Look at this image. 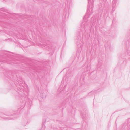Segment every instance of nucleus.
<instances>
[{
  "label": "nucleus",
  "instance_id": "19",
  "mask_svg": "<svg viewBox=\"0 0 130 130\" xmlns=\"http://www.w3.org/2000/svg\"><path fill=\"white\" fill-rule=\"evenodd\" d=\"M7 63H8V64H11V63H10V62H6Z\"/></svg>",
  "mask_w": 130,
  "mask_h": 130
},
{
  "label": "nucleus",
  "instance_id": "16",
  "mask_svg": "<svg viewBox=\"0 0 130 130\" xmlns=\"http://www.w3.org/2000/svg\"><path fill=\"white\" fill-rule=\"evenodd\" d=\"M107 0H101V1L103 2H102L103 3V4H104V3L106 2V1Z\"/></svg>",
  "mask_w": 130,
  "mask_h": 130
},
{
  "label": "nucleus",
  "instance_id": "12",
  "mask_svg": "<svg viewBox=\"0 0 130 130\" xmlns=\"http://www.w3.org/2000/svg\"><path fill=\"white\" fill-rule=\"evenodd\" d=\"M90 66H87V67L86 68V71H88L90 70Z\"/></svg>",
  "mask_w": 130,
  "mask_h": 130
},
{
  "label": "nucleus",
  "instance_id": "5",
  "mask_svg": "<svg viewBox=\"0 0 130 130\" xmlns=\"http://www.w3.org/2000/svg\"><path fill=\"white\" fill-rule=\"evenodd\" d=\"M119 3L118 0H113L112 2V10L114 11L116 7L117 6Z\"/></svg>",
  "mask_w": 130,
  "mask_h": 130
},
{
  "label": "nucleus",
  "instance_id": "13",
  "mask_svg": "<svg viewBox=\"0 0 130 130\" xmlns=\"http://www.w3.org/2000/svg\"><path fill=\"white\" fill-rule=\"evenodd\" d=\"M5 51H0V56H1L2 55H1V53H3L5 54ZM0 62H2V61L0 60Z\"/></svg>",
  "mask_w": 130,
  "mask_h": 130
},
{
  "label": "nucleus",
  "instance_id": "22",
  "mask_svg": "<svg viewBox=\"0 0 130 130\" xmlns=\"http://www.w3.org/2000/svg\"><path fill=\"white\" fill-rule=\"evenodd\" d=\"M114 22V20H113V21H112V22H113V23Z\"/></svg>",
  "mask_w": 130,
  "mask_h": 130
},
{
  "label": "nucleus",
  "instance_id": "3",
  "mask_svg": "<svg viewBox=\"0 0 130 130\" xmlns=\"http://www.w3.org/2000/svg\"><path fill=\"white\" fill-rule=\"evenodd\" d=\"M94 0H88V4L87 8V12H89L90 11L92 12L93 10V3Z\"/></svg>",
  "mask_w": 130,
  "mask_h": 130
},
{
  "label": "nucleus",
  "instance_id": "7",
  "mask_svg": "<svg viewBox=\"0 0 130 130\" xmlns=\"http://www.w3.org/2000/svg\"><path fill=\"white\" fill-rule=\"evenodd\" d=\"M73 75V73L72 72L68 71L66 74L65 77L69 78L70 77L72 76Z\"/></svg>",
  "mask_w": 130,
  "mask_h": 130
},
{
  "label": "nucleus",
  "instance_id": "17",
  "mask_svg": "<svg viewBox=\"0 0 130 130\" xmlns=\"http://www.w3.org/2000/svg\"><path fill=\"white\" fill-rule=\"evenodd\" d=\"M126 54H125V55H124H124H122V56H123V57H124V56H126Z\"/></svg>",
  "mask_w": 130,
  "mask_h": 130
},
{
  "label": "nucleus",
  "instance_id": "14",
  "mask_svg": "<svg viewBox=\"0 0 130 130\" xmlns=\"http://www.w3.org/2000/svg\"><path fill=\"white\" fill-rule=\"evenodd\" d=\"M88 17V15L87 14L84 17H83V19L84 20H85V19H86Z\"/></svg>",
  "mask_w": 130,
  "mask_h": 130
},
{
  "label": "nucleus",
  "instance_id": "4",
  "mask_svg": "<svg viewBox=\"0 0 130 130\" xmlns=\"http://www.w3.org/2000/svg\"><path fill=\"white\" fill-rule=\"evenodd\" d=\"M12 116V114L10 115V114L7 113L5 115L2 112H0V119H5L6 120H9V119H13V118L12 117H6V116Z\"/></svg>",
  "mask_w": 130,
  "mask_h": 130
},
{
  "label": "nucleus",
  "instance_id": "2",
  "mask_svg": "<svg viewBox=\"0 0 130 130\" xmlns=\"http://www.w3.org/2000/svg\"><path fill=\"white\" fill-rule=\"evenodd\" d=\"M14 71V70L12 71L9 70L7 71L6 75V76L10 80H12V79H15L16 75L13 73Z\"/></svg>",
  "mask_w": 130,
  "mask_h": 130
},
{
  "label": "nucleus",
  "instance_id": "8",
  "mask_svg": "<svg viewBox=\"0 0 130 130\" xmlns=\"http://www.w3.org/2000/svg\"><path fill=\"white\" fill-rule=\"evenodd\" d=\"M71 1L69 0H67L66 2V6L67 9H69L71 4Z\"/></svg>",
  "mask_w": 130,
  "mask_h": 130
},
{
  "label": "nucleus",
  "instance_id": "1",
  "mask_svg": "<svg viewBox=\"0 0 130 130\" xmlns=\"http://www.w3.org/2000/svg\"><path fill=\"white\" fill-rule=\"evenodd\" d=\"M81 27L82 28L80 32L79 33L78 35L75 38V41L79 47L81 48L83 45L82 39L81 38V36L82 37L86 34V29L88 28V25L87 22L84 21L82 23Z\"/></svg>",
  "mask_w": 130,
  "mask_h": 130
},
{
  "label": "nucleus",
  "instance_id": "11",
  "mask_svg": "<svg viewBox=\"0 0 130 130\" xmlns=\"http://www.w3.org/2000/svg\"><path fill=\"white\" fill-rule=\"evenodd\" d=\"M127 55L129 56V58H130V46L129 47L127 50Z\"/></svg>",
  "mask_w": 130,
  "mask_h": 130
},
{
  "label": "nucleus",
  "instance_id": "18",
  "mask_svg": "<svg viewBox=\"0 0 130 130\" xmlns=\"http://www.w3.org/2000/svg\"><path fill=\"white\" fill-rule=\"evenodd\" d=\"M82 117L83 118H85V116H83V115H82Z\"/></svg>",
  "mask_w": 130,
  "mask_h": 130
},
{
  "label": "nucleus",
  "instance_id": "10",
  "mask_svg": "<svg viewBox=\"0 0 130 130\" xmlns=\"http://www.w3.org/2000/svg\"><path fill=\"white\" fill-rule=\"evenodd\" d=\"M27 122L26 120H23L22 121V124L23 125L25 126L27 124Z\"/></svg>",
  "mask_w": 130,
  "mask_h": 130
},
{
  "label": "nucleus",
  "instance_id": "21",
  "mask_svg": "<svg viewBox=\"0 0 130 130\" xmlns=\"http://www.w3.org/2000/svg\"><path fill=\"white\" fill-rule=\"evenodd\" d=\"M23 88H24V87H23L22 88H21L23 89V90H24L23 89Z\"/></svg>",
  "mask_w": 130,
  "mask_h": 130
},
{
  "label": "nucleus",
  "instance_id": "20",
  "mask_svg": "<svg viewBox=\"0 0 130 130\" xmlns=\"http://www.w3.org/2000/svg\"><path fill=\"white\" fill-rule=\"evenodd\" d=\"M92 93V92H90L89 93V95H90V94H91Z\"/></svg>",
  "mask_w": 130,
  "mask_h": 130
},
{
  "label": "nucleus",
  "instance_id": "6",
  "mask_svg": "<svg viewBox=\"0 0 130 130\" xmlns=\"http://www.w3.org/2000/svg\"><path fill=\"white\" fill-rule=\"evenodd\" d=\"M102 61L99 59L98 61V64L97 67V68L98 70H100V69L102 68Z\"/></svg>",
  "mask_w": 130,
  "mask_h": 130
},
{
  "label": "nucleus",
  "instance_id": "15",
  "mask_svg": "<svg viewBox=\"0 0 130 130\" xmlns=\"http://www.w3.org/2000/svg\"><path fill=\"white\" fill-rule=\"evenodd\" d=\"M67 13L65 12H64L63 13V15H65L64 17H66V15H67Z\"/></svg>",
  "mask_w": 130,
  "mask_h": 130
},
{
  "label": "nucleus",
  "instance_id": "9",
  "mask_svg": "<svg viewBox=\"0 0 130 130\" xmlns=\"http://www.w3.org/2000/svg\"><path fill=\"white\" fill-rule=\"evenodd\" d=\"M46 91H45L44 92H43V91H41V92H40L41 96V97L42 98H44L46 97Z\"/></svg>",
  "mask_w": 130,
  "mask_h": 130
}]
</instances>
